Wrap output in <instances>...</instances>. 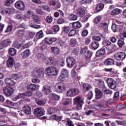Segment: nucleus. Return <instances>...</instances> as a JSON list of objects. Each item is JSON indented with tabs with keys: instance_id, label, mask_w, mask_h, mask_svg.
<instances>
[{
	"instance_id": "nucleus-21",
	"label": "nucleus",
	"mask_w": 126,
	"mask_h": 126,
	"mask_svg": "<svg viewBox=\"0 0 126 126\" xmlns=\"http://www.w3.org/2000/svg\"><path fill=\"white\" fill-rule=\"evenodd\" d=\"M14 64V61L13 58L10 57L7 61V65L8 67H12Z\"/></svg>"
},
{
	"instance_id": "nucleus-20",
	"label": "nucleus",
	"mask_w": 126,
	"mask_h": 126,
	"mask_svg": "<svg viewBox=\"0 0 126 126\" xmlns=\"http://www.w3.org/2000/svg\"><path fill=\"white\" fill-rule=\"evenodd\" d=\"M115 63V61L114 59L111 58H107L105 60L104 62L105 65H112Z\"/></svg>"
},
{
	"instance_id": "nucleus-45",
	"label": "nucleus",
	"mask_w": 126,
	"mask_h": 126,
	"mask_svg": "<svg viewBox=\"0 0 126 126\" xmlns=\"http://www.w3.org/2000/svg\"><path fill=\"white\" fill-rule=\"evenodd\" d=\"M44 37V34H43V32L42 31H39L36 33V38L37 39H41Z\"/></svg>"
},
{
	"instance_id": "nucleus-60",
	"label": "nucleus",
	"mask_w": 126,
	"mask_h": 126,
	"mask_svg": "<svg viewBox=\"0 0 126 126\" xmlns=\"http://www.w3.org/2000/svg\"><path fill=\"white\" fill-rule=\"evenodd\" d=\"M44 42H45V43H46V44H48V45H50V44H52V41L51 40V37L45 38L44 39Z\"/></svg>"
},
{
	"instance_id": "nucleus-43",
	"label": "nucleus",
	"mask_w": 126,
	"mask_h": 126,
	"mask_svg": "<svg viewBox=\"0 0 126 126\" xmlns=\"http://www.w3.org/2000/svg\"><path fill=\"white\" fill-rule=\"evenodd\" d=\"M77 43V41H76V39L72 38L71 39L70 41V45L71 47H74Z\"/></svg>"
},
{
	"instance_id": "nucleus-62",
	"label": "nucleus",
	"mask_w": 126,
	"mask_h": 126,
	"mask_svg": "<svg viewBox=\"0 0 126 126\" xmlns=\"http://www.w3.org/2000/svg\"><path fill=\"white\" fill-rule=\"evenodd\" d=\"M119 36L121 40H124V38H126V32H124L123 33H120Z\"/></svg>"
},
{
	"instance_id": "nucleus-25",
	"label": "nucleus",
	"mask_w": 126,
	"mask_h": 126,
	"mask_svg": "<svg viewBox=\"0 0 126 126\" xmlns=\"http://www.w3.org/2000/svg\"><path fill=\"white\" fill-rule=\"evenodd\" d=\"M99 42L97 41H93L91 43V47L93 50H97L99 48Z\"/></svg>"
},
{
	"instance_id": "nucleus-8",
	"label": "nucleus",
	"mask_w": 126,
	"mask_h": 126,
	"mask_svg": "<svg viewBox=\"0 0 126 126\" xmlns=\"http://www.w3.org/2000/svg\"><path fill=\"white\" fill-rule=\"evenodd\" d=\"M126 57L125 52H118L114 55V59L117 61H123L126 59Z\"/></svg>"
},
{
	"instance_id": "nucleus-61",
	"label": "nucleus",
	"mask_w": 126,
	"mask_h": 126,
	"mask_svg": "<svg viewBox=\"0 0 126 126\" xmlns=\"http://www.w3.org/2000/svg\"><path fill=\"white\" fill-rule=\"evenodd\" d=\"M93 97V93H92V92H89L87 95V98L88 100H91Z\"/></svg>"
},
{
	"instance_id": "nucleus-19",
	"label": "nucleus",
	"mask_w": 126,
	"mask_h": 126,
	"mask_svg": "<svg viewBox=\"0 0 126 126\" xmlns=\"http://www.w3.org/2000/svg\"><path fill=\"white\" fill-rule=\"evenodd\" d=\"M22 59H27L31 55L30 50L28 49L24 51L21 54Z\"/></svg>"
},
{
	"instance_id": "nucleus-10",
	"label": "nucleus",
	"mask_w": 126,
	"mask_h": 126,
	"mask_svg": "<svg viewBox=\"0 0 126 126\" xmlns=\"http://www.w3.org/2000/svg\"><path fill=\"white\" fill-rule=\"evenodd\" d=\"M15 7L19 10H23L25 8V4L22 0H18L15 3Z\"/></svg>"
},
{
	"instance_id": "nucleus-42",
	"label": "nucleus",
	"mask_w": 126,
	"mask_h": 126,
	"mask_svg": "<svg viewBox=\"0 0 126 126\" xmlns=\"http://www.w3.org/2000/svg\"><path fill=\"white\" fill-rule=\"evenodd\" d=\"M93 54V53H92V52H91V51L89 50L86 53V55H85V58L86 59H89L91 58V57H92Z\"/></svg>"
},
{
	"instance_id": "nucleus-56",
	"label": "nucleus",
	"mask_w": 126,
	"mask_h": 126,
	"mask_svg": "<svg viewBox=\"0 0 126 126\" xmlns=\"http://www.w3.org/2000/svg\"><path fill=\"white\" fill-rule=\"evenodd\" d=\"M70 20H77V16L74 14H71L69 16Z\"/></svg>"
},
{
	"instance_id": "nucleus-37",
	"label": "nucleus",
	"mask_w": 126,
	"mask_h": 126,
	"mask_svg": "<svg viewBox=\"0 0 126 126\" xmlns=\"http://www.w3.org/2000/svg\"><path fill=\"white\" fill-rule=\"evenodd\" d=\"M109 27V23L104 22L100 24V27L105 29V30H107L108 29V27Z\"/></svg>"
},
{
	"instance_id": "nucleus-4",
	"label": "nucleus",
	"mask_w": 126,
	"mask_h": 126,
	"mask_svg": "<svg viewBox=\"0 0 126 126\" xmlns=\"http://www.w3.org/2000/svg\"><path fill=\"white\" fill-rule=\"evenodd\" d=\"M79 94V90L76 88L70 89L67 91V96L68 97H74Z\"/></svg>"
},
{
	"instance_id": "nucleus-38",
	"label": "nucleus",
	"mask_w": 126,
	"mask_h": 126,
	"mask_svg": "<svg viewBox=\"0 0 126 126\" xmlns=\"http://www.w3.org/2000/svg\"><path fill=\"white\" fill-rule=\"evenodd\" d=\"M49 59L50 61V65L52 64V65H56L58 63V61L55 60V59L53 57H49Z\"/></svg>"
},
{
	"instance_id": "nucleus-51",
	"label": "nucleus",
	"mask_w": 126,
	"mask_h": 126,
	"mask_svg": "<svg viewBox=\"0 0 126 126\" xmlns=\"http://www.w3.org/2000/svg\"><path fill=\"white\" fill-rule=\"evenodd\" d=\"M70 30V28L69 27H64L63 28V31L64 32V33H65V34H67L69 31Z\"/></svg>"
},
{
	"instance_id": "nucleus-3",
	"label": "nucleus",
	"mask_w": 126,
	"mask_h": 126,
	"mask_svg": "<svg viewBox=\"0 0 126 126\" xmlns=\"http://www.w3.org/2000/svg\"><path fill=\"white\" fill-rule=\"evenodd\" d=\"M45 71L48 76H55L58 75V70L55 67H48L46 69Z\"/></svg>"
},
{
	"instance_id": "nucleus-14",
	"label": "nucleus",
	"mask_w": 126,
	"mask_h": 126,
	"mask_svg": "<svg viewBox=\"0 0 126 126\" xmlns=\"http://www.w3.org/2000/svg\"><path fill=\"white\" fill-rule=\"evenodd\" d=\"M44 75V72L40 69H34L32 73V76L33 77H41Z\"/></svg>"
},
{
	"instance_id": "nucleus-32",
	"label": "nucleus",
	"mask_w": 126,
	"mask_h": 126,
	"mask_svg": "<svg viewBox=\"0 0 126 126\" xmlns=\"http://www.w3.org/2000/svg\"><path fill=\"white\" fill-rule=\"evenodd\" d=\"M102 91L106 95H108L109 94H112V93H113V92L111 90L107 89L106 86L102 88Z\"/></svg>"
},
{
	"instance_id": "nucleus-33",
	"label": "nucleus",
	"mask_w": 126,
	"mask_h": 126,
	"mask_svg": "<svg viewBox=\"0 0 126 126\" xmlns=\"http://www.w3.org/2000/svg\"><path fill=\"white\" fill-rule=\"evenodd\" d=\"M121 13V10L120 9L116 8L113 10L111 12L110 14L111 15H117V14H120Z\"/></svg>"
},
{
	"instance_id": "nucleus-15",
	"label": "nucleus",
	"mask_w": 126,
	"mask_h": 126,
	"mask_svg": "<svg viewBox=\"0 0 126 126\" xmlns=\"http://www.w3.org/2000/svg\"><path fill=\"white\" fill-rule=\"evenodd\" d=\"M42 92L44 94L48 95V94L52 92V90H51V87L48 85H45L43 86L42 89Z\"/></svg>"
},
{
	"instance_id": "nucleus-55",
	"label": "nucleus",
	"mask_w": 126,
	"mask_h": 126,
	"mask_svg": "<svg viewBox=\"0 0 126 126\" xmlns=\"http://www.w3.org/2000/svg\"><path fill=\"white\" fill-rule=\"evenodd\" d=\"M101 19H102V18H101V16H98L96 17L94 19V24H97L98 22H99V21H101Z\"/></svg>"
},
{
	"instance_id": "nucleus-64",
	"label": "nucleus",
	"mask_w": 126,
	"mask_h": 126,
	"mask_svg": "<svg viewBox=\"0 0 126 126\" xmlns=\"http://www.w3.org/2000/svg\"><path fill=\"white\" fill-rule=\"evenodd\" d=\"M67 125L66 126H74V125H73V123H72V121H71V120H70V119H68L67 120Z\"/></svg>"
},
{
	"instance_id": "nucleus-5",
	"label": "nucleus",
	"mask_w": 126,
	"mask_h": 126,
	"mask_svg": "<svg viewBox=\"0 0 126 126\" xmlns=\"http://www.w3.org/2000/svg\"><path fill=\"white\" fill-rule=\"evenodd\" d=\"M68 76V71L64 68L62 69L61 75L59 76V81H64L65 77Z\"/></svg>"
},
{
	"instance_id": "nucleus-16",
	"label": "nucleus",
	"mask_w": 126,
	"mask_h": 126,
	"mask_svg": "<svg viewBox=\"0 0 126 126\" xmlns=\"http://www.w3.org/2000/svg\"><path fill=\"white\" fill-rule=\"evenodd\" d=\"M95 99H96L97 100H99V99H101L103 97V93H102V92H101V91L99 89H95Z\"/></svg>"
},
{
	"instance_id": "nucleus-35",
	"label": "nucleus",
	"mask_w": 126,
	"mask_h": 126,
	"mask_svg": "<svg viewBox=\"0 0 126 126\" xmlns=\"http://www.w3.org/2000/svg\"><path fill=\"white\" fill-rule=\"evenodd\" d=\"M36 85L34 84H31L29 85L28 87V90L31 91H35L36 90Z\"/></svg>"
},
{
	"instance_id": "nucleus-44",
	"label": "nucleus",
	"mask_w": 126,
	"mask_h": 126,
	"mask_svg": "<svg viewBox=\"0 0 126 126\" xmlns=\"http://www.w3.org/2000/svg\"><path fill=\"white\" fill-rule=\"evenodd\" d=\"M69 104H71V98H66L65 101L63 102V104L64 106H67V105H69Z\"/></svg>"
},
{
	"instance_id": "nucleus-17",
	"label": "nucleus",
	"mask_w": 126,
	"mask_h": 126,
	"mask_svg": "<svg viewBox=\"0 0 126 126\" xmlns=\"http://www.w3.org/2000/svg\"><path fill=\"white\" fill-rule=\"evenodd\" d=\"M23 110L25 114L27 115H31V113H32V110H31V107L29 105H25L23 107Z\"/></svg>"
},
{
	"instance_id": "nucleus-36",
	"label": "nucleus",
	"mask_w": 126,
	"mask_h": 126,
	"mask_svg": "<svg viewBox=\"0 0 126 126\" xmlns=\"http://www.w3.org/2000/svg\"><path fill=\"white\" fill-rule=\"evenodd\" d=\"M35 102L39 106H44V104H46V101L42 99H35Z\"/></svg>"
},
{
	"instance_id": "nucleus-26",
	"label": "nucleus",
	"mask_w": 126,
	"mask_h": 126,
	"mask_svg": "<svg viewBox=\"0 0 126 126\" xmlns=\"http://www.w3.org/2000/svg\"><path fill=\"white\" fill-rule=\"evenodd\" d=\"M11 77L13 79L17 80V79H19V78H21V77H22V75L20 73H18V74H13L11 75Z\"/></svg>"
},
{
	"instance_id": "nucleus-28",
	"label": "nucleus",
	"mask_w": 126,
	"mask_h": 126,
	"mask_svg": "<svg viewBox=\"0 0 126 126\" xmlns=\"http://www.w3.org/2000/svg\"><path fill=\"white\" fill-rule=\"evenodd\" d=\"M35 32H29V35H27V34L26 35V39L27 40H30V39H32L33 38L34 36H35Z\"/></svg>"
},
{
	"instance_id": "nucleus-50",
	"label": "nucleus",
	"mask_w": 126,
	"mask_h": 126,
	"mask_svg": "<svg viewBox=\"0 0 126 126\" xmlns=\"http://www.w3.org/2000/svg\"><path fill=\"white\" fill-rule=\"evenodd\" d=\"M117 44L120 48H122L125 45V42L121 39H119Z\"/></svg>"
},
{
	"instance_id": "nucleus-27",
	"label": "nucleus",
	"mask_w": 126,
	"mask_h": 126,
	"mask_svg": "<svg viewBox=\"0 0 126 126\" xmlns=\"http://www.w3.org/2000/svg\"><path fill=\"white\" fill-rule=\"evenodd\" d=\"M78 14L81 17H83L85 15V9L80 8L77 11Z\"/></svg>"
},
{
	"instance_id": "nucleus-24",
	"label": "nucleus",
	"mask_w": 126,
	"mask_h": 126,
	"mask_svg": "<svg viewBox=\"0 0 126 126\" xmlns=\"http://www.w3.org/2000/svg\"><path fill=\"white\" fill-rule=\"evenodd\" d=\"M72 28L74 29H79L81 27V24H80V22L77 21L74 22L72 24Z\"/></svg>"
},
{
	"instance_id": "nucleus-12",
	"label": "nucleus",
	"mask_w": 126,
	"mask_h": 126,
	"mask_svg": "<svg viewBox=\"0 0 126 126\" xmlns=\"http://www.w3.org/2000/svg\"><path fill=\"white\" fill-rule=\"evenodd\" d=\"M17 34L19 37H20L22 40L25 41L27 32H25L24 30H18L17 31Z\"/></svg>"
},
{
	"instance_id": "nucleus-1",
	"label": "nucleus",
	"mask_w": 126,
	"mask_h": 126,
	"mask_svg": "<svg viewBox=\"0 0 126 126\" xmlns=\"http://www.w3.org/2000/svg\"><path fill=\"white\" fill-rule=\"evenodd\" d=\"M75 105H76L75 108L77 110H81L82 108V105L84 104V101L83 98L81 96H76L73 100Z\"/></svg>"
},
{
	"instance_id": "nucleus-7",
	"label": "nucleus",
	"mask_w": 126,
	"mask_h": 126,
	"mask_svg": "<svg viewBox=\"0 0 126 126\" xmlns=\"http://www.w3.org/2000/svg\"><path fill=\"white\" fill-rule=\"evenodd\" d=\"M66 63H67V66L71 68V67H73L74 65L75 64V59L73 57H69L66 59Z\"/></svg>"
},
{
	"instance_id": "nucleus-41",
	"label": "nucleus",
	"mask_w": 126,
	"mask_h": 126,
	"mask_svg": "<svg viewBox=\"0 0 126 126\" xmlns=\"http://www.w3.org/2000/svg\"><path fill=\"white\" fill-rule=\"evenodd\" d=\"M88 49L87 47H85L83 49H82L80 50V54L82 56H83V57H85V55H86V52H87Z\"/></svg>"
},
{
	"instance_id": "nucleus-39",
	"label": "nucleus",
	"mask_w": 126,
	"mask_h": 126,
	"mask_svg": "<svg viewBox=\"0 0 126 126\" xmlns=\"http://www.w3.org/2000/svg\"><path fill=\"white\" fill-rule=\"evenodd\" d=\"M119 27L120 26H118L115 24H113L112 26V29L113 32H118V31H119Z\"/></svg>"
},
{
	"instance_id": "nucleus-13",
	"label": "nucleus",
	"mask_w": 126,
	"mask_h": 126,
	"mask_svg": "<svg viewBox=\"0 0 126 126\" xmlns=\"http://www.w3.org/2000/svg\"><path fill=\"white\" fill-rule=\"evenodd\" d=\"M107 83L109 88H111V89H115V88L117 87L116 81L113 80L112 78L107 79Z\"/></svg>"
},
{
	"instance_id": "nucleus-2",
	"label": "nucleus",
	"mask_w": 126,
	"mask_h": 126,
	"mask_svg": "<svg viewBox=\"0 0 126 126\" xmlns=\"http://www.w3.org/2000/svg\"><path fill=\"white\" fill-rule=\"evenodd\" d=\"M66 89V85L63 83H58L55 85V90L58 93H63Z\"/></svg>"
},
{
	"instance_id": "nucleus-59",
	"label": "nucleus",
	"mask_w": 126,
	"mask_h": 126,
	"mask_svg": "<svg viewBox=\"0 0 126 126\" xmlns=\"http://www.w3.org/2000/svg\"><path fill=\"white\" fill-rule=\"evenodd\" d=\"M64 22H65L64 19L62 18H59L57 21V23H58V24H63V23H64Z\"/></svg>"
},
{
	"instance_id": "nucleus-29",
	"label": "nucleus",
	"mask_w": 126,
	"mask_h": 126,
	"mask_svg": "<svg viewBox=\"0 0 126 126\" xmlns=\"http://www.w3.org/2000/svg\"><path fill=\"white\" fill-rule=\"evenodd\" d=\"M36 58L38 61H43V62H44V60H45L46 57L42 53H38L36 55Z\"/></svg>"
},
{
	"instance_id": "nucleus-31",
	"label": "nucleus",
	"mask_w": 126,
	"mask_h": 126,
	"mask_svg": "<svg viewBox=\"0 0 126 126\" xmlns=\"http://www.w3.org/2000/svg\"><path fill=\"white\" fill-rule=\"evenodd\" d=\"M103 8H104V4H103L102 3H99V4H98L96 7H95V10L97 12H99V11H101V10H102Z\"/></svg>"
},
{
	"instance_id": "nucleus-40",
	"label": "nucleus",
	"mask_w": 126,
	"mask_h": 126,
	"mask_svg": "<svg viewBox=\"0 0 126 126\" xmlns=\"http://www.w3.org/2000/svg\"><path fill=\"white\" fill-rule=\"evenodd\" d=\"M52 120H56V121H62V117L57 116L56 115H53L50 116Z\"/></svg>"
},
{
	"instance_id": "nucleus-58",
	"label": "nucleus",
	"mask_w": 126,
	"mask_h": 126,
	"mask_svg": "<svg viewBox=\"0 0 126 126\" xmlns=\"http://www.w3.org/2000/svg\"><path fill=\"white\" fill-rule=\"evenodd\" d=\"M48 112L49 115H52V114L56 113V109H55L54 108H50L48 109Z\"/></svg>"
},
{
	"instance_id": "nucleus-30",
	"label": "nucleus",
	"mask_w": 126,
	"mask_h": 126,
	"mask_svg": "<svg viewBox=\"0 0 126 126\" xmlns=\"http://www.w3.org/2000/svg\"><path fill=\"white\" fill-rule=\"evenodd\" d=\"M51 51L54 54V55H58V54H60V49L58 48V47H52L51 48Z\"/></svg>"
},
{
	"instance_id": "nucleus-63",
	"label": "nucleus",
	"mask_w": 126,
	"mask_h": 126,
	"mask_svg": "<svg viewBox=\"0 0 126 126\" xmlns=\"http://www.w3.org/2000/svg\"><path fill=\"white\" fill-rule=\"evenodd\" d=\"M116 123H117L118 125H121L122 126L126 125V121H116Z\"/></svg>"
},
{
	"instance_id": "nucleus-53",
	"label": "nucleus",
	"mask_w": 126,
	"mask_h": 126,
	"mask_svg": "<svg viewBox=\"0 0 126 126\" xmlns=\"http://www.w3.org/2000/svg\"><path fill=\"white\" fill-rule=\"evenodd\" d=\"M4 105L6 107H10V106L12 105V102L8 99H7L4 103Z\"/></svg>"
},
{
	"instance_id": "nucleus-18",
	"label": "nucleus",
	"mask_w": 126,
	"mask_h": 126,
	"mask_svg": "<svg viewBox=\"0 0 126 126\" xmlns=\"http://www.w3.org/2000/svg\"><path fill=\"white\" fill-rule=\"evenodd\" d=\"M94 84H97L100 87H102V88H104L106 86H105V83L103 80L100 79H97L95 80Z\"/></svg>"
},
{
	"instance_id": "nucleus-57",
	"label": "nucleus",
	"mask_w": 126,
	"mask_h": 126,
	"mask_svg": "<svg viewBox=\"0 0 126 126\" xmlns=\"http://www.w3.org/2000/svg\"><path fill=\"white\" fill-rule=\"evenodd\" d=\"M32 81L33 83H40V80L35 77H33L32 78Z\"/></svg>"
},
{
	"instance_id": "nucleus-47",
	"label": "nucleus",
	"mask_w": 126,
	"mask_h": 126,
	"mask_svg": "<svg viewBox=\"0 0 126 126\" xmlns=\"http://www.w3.org/2000/svg\"><path fill=\"white\" fill-rule=\"evenodd\" d=\"M51 96L53 100H54L55 101H58V100H59V99H60V96H59L56 94H51Z\"/></svg>"
},
{
	"instance_id": "nucleus-11",
	"label": "nucleus",
	"mask_w": 126,
	"mask_h": 126,
	"mask_svg": "<svg viewBox=\"0 0 126 126\" xmlns=\"http://www.w3.org/2000/svg\"><path fill=\"white\" fill-rule=\"evenodd\" d=\"M11 44V40L9 39L3 40L0 44V50H2L3 48H6L8 46H10Z\"/></svg>"
},
{
	"instance_id": "nucleus-6",
	"label": "nucleus",
	"mask_w": 126,
	"mask_h": 126,
	"mask_svg": "<svg viewBox=\"0 0 126 126\" xmlns=\"http://www.w3.org/2000/svg\"><path fill=\"white\" fill-rule=\"evenodd\" d=\"M34 115L36 117H42V116H44V115H45L44 108L40 107L34 109Z\"/></svg>"
},
{
	"instance_id": "nucleus-48",
	"label": "nucleus",
	"mask_w": 126,
	"mask_h": 126,
	"mask_svg": "<svg viewBox=\"0 0 126 126\" xmlns=\"http://www.w3.org/2000/svg\"><path fill=\"white\" fill-rule=\"evenodd\" d=\"M75 34H76V31L75 30H72L69 32L68 36V37H72V36L75 35Z\"/></svg>"
},
{
	"instance_id": "nucleus-34",
	"label": "nucleus",
	"mask_w": 126,
	"mask_h": 126,
	"mask_svg": "<svg viewBox=\"0 0 126 126\" xmlns=\"http://www.w3.org/2000/svg\"><path fill=\"white\" fill-rule=\"evenodd\" d=\"M8 52L9 55L12 56V57H13V56H15V55H16V49H15V48H10L8 50Z\"/></svg>"
},
{
	"instance_id": "nucleus-54",
	"label": "nucleus",
	"mask_w": 126,
	"mask_h": 126,
	"mask_svg": "<svg viewBox=\"0 0 126 126\" xmlns=\"http://www.w3.org/2000/svg\"><path fill=\"white\" fill-rule=\"evenodd\" d=\"M45 21L47 23H51L53 21V18L51 16H48L46 18Z\"/></svg>"
},
{
	"instance_id": "nucleus-49",
	"label": "nucleus",
	"mask_w": 126,
	"mask_h": 126,
	"mask_svg": "<svg viewBox=\"0 0 126 126\" xmlns=\"http://www.w3.org/2000/svg\"><path fill=\"white\" fill-rule=\"evenodd\" d=\"M5 12H6L7 14H11V13L13 12V9L11 8H6L5 9Z\"/></svg>"
},
{
	"instance_id": "nucleus-52",
	"label": "nucleus",
	"mask_w": 126,
	"mask_h": 126,
	"mask_svg": "<svg viewBox=\"0 0 126 126\" xmlns=\"http://www.w3.org/2000/svg\"><path fill=\"white\" fill-rule=\"evenodd\" d=\"M43 62L45 63L47 65H51V62L50 60V58H48L45 57V59L43 60Z\"/></svg>"
},
{
	"instance_id": "nucleus-9",
	"label": "nucleus",
	"mask_w": 126,
	"mask_h": 126,
	"mask_svg": "<svg viewBox=\"0 0 126 126\" xmlns=\"http://www.w3.org/2000/svg\"><path fill=\"white\" fill-rule=\"evenodd\" d=\"M3 93L6 96H10L13 94V89L9 86H6L3 89Z\"/></svg>"
},
{
	"instance_id": "nucleus-23",
	"label": "nucleus",
	"mask_w": 126,
	"mask_h": 126,
	"mask_svg": "<svg viewBox=\"0 0 126 126\" xmlns=\"http://www.w3.org/2000/svg\"><path fill=\"white\" fill-rule=\"evenodd\" d=\"M91 88H92V87H91V85H90V84L86 83L83 84V90L85 92H87V91H89V90H90Z\"/></svg>"
},
{
	"instance_id": "nucleus-46",
	"label": "nucleus",
	"mask_w": 126,
	"mask_h": 126,
	"mask_svg": "<svg viewBox=\"0 0 126 126\" xmlns=\"http://www.w3.org/2000/svg\"><path fill=\"white\" fill-rule=\"evenodd\" d=\"M120 97V93L118 92L115 93L114 95V98H113L114 101H117V100H119V98Z\"/></svg>"
},
{
	"instance_id": "nucleus-22",
	"label": "nucleus",
	"mask_w": 126,
	"mask_h": 126,
	"mask_svg": "<svg viewBox=\"0 0 126 126\" xmlns=\"http://www.w3.org/2000/svg\"><path fill=\"white\" fill-rule=\"evenodd\" d=\"M105 48H102L97 51L95 54L96 57H99L100 56H103L105 54Z\"/></svg>"
}]
</instances>
